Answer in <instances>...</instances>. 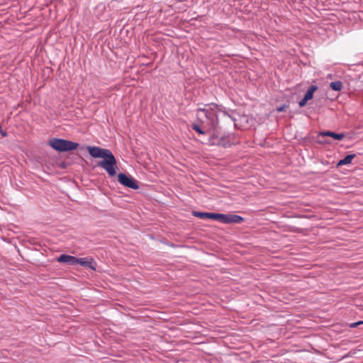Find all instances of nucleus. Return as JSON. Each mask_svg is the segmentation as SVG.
Returning a JSON list of instances; mask_svg holds the SVG:
<instances>
[{
	"instance_id": "f8f14e48",
	"label": "nucleus",
	"mask_w": 363,
	"mask_h": 363,
	"mask_svg": "<svg viewBox=\"0 0 363 363\" xmlns=\"http://www.w3.org/2000/svg\"><path fill=\"white\" fill-rule=\"evenodd\" d=\"M193 215L201 219H208V213L194 211Z\"/></svg>"
},
{
	"instance_id": "dca6fc26",
	"label": "nucleus",
	"mask_w": 363,
	"mask_h": 363,
	"mask_svg": "<svg viewBox=\"0 0 363 363\" xmlns=\"http://www.w3.org/2000/svg\"><path fill=\"white\" fill-rule=\"evenodd\" d=\"M307 101L308 100L305 99V98L303 97V99L301 100L298 103L299 106L303 107L306 104Z\"/></svg>"
},
{
	"instance_id": "39448f33",
	"label": "nucleus",
	"mask_w": 363,
	"mask_h": 363,
	"mask_svg": "<svg viewBox=\"0 0 363 363\" xmlns=\"http://www.w3.org/2000/svg\"><path fill=\"white\" fill-rule=\"evenodd\" d=\"M197 117L200 120L206 118L207 120L210 121L213 125L215 123V119L216 118V114L213 111H209L206 109H199L197 112Z\"/></svg>"
},
{
	"instance_id": "f3484780",
	"label": "nucleus",
	"mask_w": 363,
	"mask_h": 363,
	"mask_svg": "<svg viewBox=\"0 0 363 363\" xmlns=\"http://www.w3.org/2000/svg\"><path fill=\"white\" fill-rule=\"evenodd\" d=\"M284 108H285V106H281V107H279V108H277V111H278V112L283 111L284 110Z\"/></svg>"
},
{
	"instance_id": "0eeeda50",
	"label": "nucleus",
	"mask_w": 363,
	"mask_h": 363,
	"mask_svg": "<svg viewBox=\"0 0 363 363\" xmlns=\"http://www.w3.org/2000/svg\"><path fill=\"white\" fill-rule=\"evenodd\" d=\"M325 136H330L335 140H341L345 138L344 133H335L331 131L321 132L319 133V138H324Z\"/></svg>"
},
{
	"instance_id": "6e6552de",
	"label": "nucleus",
	"mask_w": 363,
	"mask_h": 363,
	"mask_svg": "<svg viewBox=\"0 0 363 363\" xmlns=\"http://www.w3.org/2000/svg\"><path fill=\"white\" fill-rule=\"evenodd\" d=\"M57 261L62 263H68L70 264H76L77 257L71 255H61Z\"/></svg>"
},
{
	"instance_id": "7ed1b4c3",
	"label": "nucleus",
	"mask_w": 363,
	"mask_h": 363,
	"mask_svg": "<svg viewBox=\"0 0 363 363\" xmlns=\"http://www.w3.org/2000/svg\"><path fill=\"white\" fill-rule=\"evenodd\" d=\"M118 180L124 186L133 189H139V185L138 184L137 181L135 180L132 177L128 176L123 173H120L118 174Z\"/></svg>"
},
{
	"instance_id": "9d476101",
	"label": "nucleus",
	"mask_w": 363,
	"mask_h": 363,
	"mask_svg": "<svg viewBox=\"0 0 363 363\" xmlns=\"http://www.w3.org/2000/svg\"><path fill=\"white\" fill-rule=\"evenodd\" d=\"M318 89L315 85H312L304 96L305 99L309 101L313 99L314 92Z\"/></svg>"
},
{
	"instance_id": "1a4fd4ad",
	"label": "nucleus",
	"mask_w": 363,
	"mask_h": 363,
	"mask_svg": "<svg viewBox=\"0 0 363 363\" xmlns=\"http://www.w3.org/2000/svg\"><path fill=\"white\" fill-rule=\"evenodd\" d=\"M355 157L354 154L348 155L346 157H345L344 159L339 161L337 163L338 166L345 165L350 164L352 162V160Z\"/></svg>"
},
{
	"instance_id": "a211bd4d",
	"label": "nucleus",
	"mask_w": 363,
	"mask_h": 363,
	"mask_svg": "<svg viewBox=\"0 0 363 363\" xmlns=\"http://www.w3.org/2000/svg\"><path fill=\"white\" fill-rule=\"evenodd\" d=\"M1 135L3 136H6V133L5 132H4V131H1Z\"/></svg>"
},
{
	"instance_id": "ddd939ff",
	"label": "nucleus",
	"mask_w": 363,
	"mask_h": 363,
	"mask_svg": "<svg viewBox=\"0 0 363 363\" xmlns=\"http://www.w3.org/2000/svg\"><path fill=\"white\" fill-rule=\"evenodd\" d=\"M220 214L221 213H208V219L220 221Z\"/></svg>"
},
{
	"instance_id": "f257e3e1",
	"label": "nucleus",
	"mask_w": 363,
	"mask_h": 363,
	"mask_svg": "<svg viewBox=\"0 0 363 363\" xmlns=\"http://www.w3.org/2000/svg\"><path fill=\"white\" fill-rule=\"evenodd\" d=\"M86 150L94 158H102L98 166L104 169L110 177H114L118 169L117 161L111 150L98 146H87Z\"/></svg>"
},
{
	"instance_id": "2eb2a0df",
	"label": "nucleus",
	"mask_w": 363,
	"mask_h": 363,
	"mask_svg": "<svg viewBox=\"0 0 363 363\" xmlns=\"http://www.w3.org/2000/svg\"><path fill=\"white\" fill-rule=\"evenodd\" d=\"M362 324H363V320L350 323L349 326L351 328H357V326L362 325Z\"/></svg>"
},
{
	"instance_id": "20e7f679",
	"label": "nucleus",
	"mask_w": 363,
	"mask_h": 363,
	"mask_svg": "<svg viewBox=\"0 0 363 363\" xmlns=\"http://www.w3.org/2000/svg\"><path fill=\"white\" fill-rule=\"evenodd\" d=\"M244 221V218L233 214H220V222L223 223H241Z\"/></svg>"
},
{
	"instance_id": "423d86ee",
	"label": "nucleus",
	"mask_w": 363,
	"mask_h": 363,
	"mask_svg": "<svg viewBox=\"0 0 363 363\" xmlns=\"http://www.w3.org/2000/svg\"><path fill=\"white\" fill-rule=\"evenodd\" d=\"M76 264H80L83 267L95 269V262H94L93 259H91L90 261H89L86 258L77 257Z\"/></svg>"
},
{
	"instance_id": "f03ea898",
	"label": "nucleus",
	"mask_w": 363,
	"mask_h": 363,
	"mask_svg": "<svg viewBox=\"0 0 363 363\" xmlns=\"http://www.w3.org/2000/svg\"><path fill=\"white\" fill-rule=\"evenodd\" d=\"M49 145L59 152H67L75 150L79 146L78 143L58 138H52L49 140Z\"/></svg>"
},
{
	"instance_id": "9b49d317",
	"label": "nucleus",
	"mask_w": 363,
	"mask_h": 363,
	"mask_svg": "<svg viewBox=\"0 0 363 363\" xmlns=\"http://www.w3.org/2000/svg\"><path fill=\"white\" fill-rule=\"evenodd\" d=\"M330 87L334 91H341L343 86L340 81L333 82L330 84Z\"/></svg>"
},
{
	"instance_id": "4468645a",
	"label": "nucleus",
	"mask_w": 363,
	"mask_h": 363,
	"mask_svg": "<svg viewBox=\"0 0 363 363\" xmlns=\"http://www.w3.org/2000/svg\"><path fill=\"white\" fill-rule=\"evenodd\" d=\"M192 128L195 131H196L197 133H199L200 134H203L204 133V132L201 130V127L199 125H196V124L193 125Z\"/></svg>"
}]
</instances>
